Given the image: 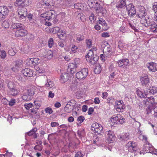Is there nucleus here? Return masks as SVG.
Instances as JSON below:
<instances>
[{"label":"nucleus","mask_w":157,"mask_h":157,"mask_svg":"<svg viewBox=\"0 0 157 157\" xmlns=\"http://www.w3.org/2000/svg\"><path fill=\"white\" fill-rule=\"evenodd\" d=\"M99 24L101 25L102 26H106L107 24L105 21L102 18H100L98 20Z\"/></svg>","instance_id":"46"},{"label":"nucleus","mask_w":157,"mask_h":157,"mask_svg":"<svg viewBox=\"0 0 157 157\" xmlns=\"http://www.w3.org/2000/svg\"><path fill=\"white\" fill-rule=\"evenodd\" d=\"M25 108L27 109H29L30 108H32L33 106V104L32 103H26L24 105Z\"/></svg>","instance_id":"55"},{"label":"nucleus","mask_w":157,"mask_h":157,"mask_svg":"<svg viewBox=\"0 0 157 157\" xmlns=\"http://www.w3.org/2000/svg\"><path fill=\"white\" fill-rule=\"evenodd\" d=\"M115 106L117 111L118 112H122L125 108V106L122 101H117L116 102Z\"/></svg>","instance_id":"17"},{"label":"nucleus","mask_w":157,"mask_h":157,"mask_svg":"<svg viewBox=\"0 0 157 157\" xmlns=\"http://www.w3.org/2000/svg\"><path fill=\"white\" fill-rule=\"evenodd\" d=\"M126 3L125 2V0H121L120 2L117 4V8H123L125 6Z\"/></svg>","instance_id":"37"},{"label":"nucleus","mask_w":157,"mask_h":157,"mask_svg":"<svg viewBox=\"0 0 157 157\" xmlns=\"http://www.w3.org/2000/svg\"><path fill=\"white\" fill-rule=\"evenodd\" d=\"M136 146L135 143L130 141L127 144L126 147L128 149V151L132 153L133 152L135 154L136 153L137 154V153L138 152V151H137Z\"/></svg>","instance_id":"8"},{"label":"nucleus","mask_w":157,"mask_h":157,"mask_svg":"<svg viewBox=\"0 0 157 157\" xmlns=\"http://www.w3.org/2000/svg\"><path fill=\"white\" fill-rule=\"evenodd\" d=\"M71 89L73 91H75L78 90V88L77 85H76L75 83H73L71 85Z\"/></svg>","instance_id":"50"},{"label":"nucleus","mask_w":157,"mask_h":157,"mask_svg":"<svg viewBox=\"0 0 157 157\" xmlns=\"http://www.w3.org/2000/svg\"><path fill=\"white\" fill-rule=\"evenodd\" d=\"M153 9L155 13H157V2H155L153 6Z\"/></svg>","instance_id":"64"},{"label":"nucleus","mask_w":157,"mask_h":157,"mask_svg":"<svg viewBox=\"0 0 157 157\" xmlns=\"http://www.w3.org/2000/svg\"><path fill=\"white\" fill-rule=\"evenodd\" d=\"M40 2L43 6H52L54 4L53 0H40Z\"/></svg>","instance_id":"28"},{"label":"nucleus","mask_w":157,"mask_h":157,"mask_svg":"<svg viewBox=\"0 0 157 157\" xmlns=\"http://www.w3.org/2000/svg\"><path fill=\"white\" fill-rule=\"evenodd\" d=\"M21 97L22 99L25 101H28L31 99V97L26 94H24Z\"/></svg>","instance_id":"44"},{"label":"nucleus","mask_w":157,"mask_h":157,"mask_svg":"<svg viewBox=\"0 0 157 157\" xmlns=\"http://www.w3.org/2000/svg\"><path fill=\"white\" fill-rule=\"evenodd\" d=\"M147 91L149 93L154 94L157 92V89L156 87L152 86L147 89Z\"/></svg>","instance_id":"34"},{"label":"nucleus","mask_w":157,"mask_h":157,"mask_svg":"<svg viewBox=\"0 0 157 157\" xmlns=\"http://www.w3.org/2000/svg\"><path fill=\"white\" fill-rule=\"evenodd\" d=\"M23 62L20 59H18L15 62L14 66L12 68V70L14 71H17L23 66Z\"/></svg>","instance_id":"16"},{"label":"nucleus","mask_w":157,"mask_h":157,"mask_svg":"<svg viewBox=\"0 0 157 157\" xmlns=\"http://www.w3.org/2000/svg\"><path fill=\"white\" fill-rule=\"evenodd\" d=\"M70 76L68 73H63L60 75L59 80L62 83H64L69 79Z\"/></svg>","instance_id":"24"},{"label":"nucleus","mask_w":157,"mask_h":157,"mask_svg":"<svg viewBox=\"0 0 157 157\" xmlns=\"http://www.w3.org/2000/svg\"><path fill=\"white\" fill-rule=\"evenodd\" d=\"M106 141L107 142L111 143L115 140V136L114 132L112 131L109 130L105 133Z\"/></svg>","instance_id":"7"},{"label":"nucleus","mask_w":157,"mask_h":157,"mask_svg":"<svg viewBox=\"0 0 157 157\" xmlns=\"http://www.w3.org/2000/svg\"><path fill=\"white\" fill-rule=\"evenodd\" d=\"M78 47L75 45H73L71 48V52L73 53L76 52L77 51Z\"/></svg>","instance_id":"63"},{"label":"nucleus","mask_w":157,"mask_h":157,"mask_svg":"<svg viewBox=\"0 0 157 157\" xmlns=\"http://www.w3.org/2000/svg\"><path fill=\"white\" fill-rule=\"evenodd\" d=\"M24 28L21 29L17 30L15 33V36L19 37L21 36H23L26 35L27 34V31L24 29Z\"/></svg>","instance_id":"26"},{"label":"nucleus","mask_w":157,"mask_h":157,"mask_svg":"<svg viewBox=\"0 0 157 157\" xmlns=\"http://www.w3.org/2000/svg\"><path fill=\"white\" fill-rule=\"evenodd\" d=\"M91 129L98 134L103 132V126L97 123H95L92 124Z\"/></svg>","instance_id":"12"},{"label":"nucleus","mask_w":157,"mask_h":157,"mask_svg":"<svg viewBox=\"0 0 157 157\" xmlns=\"http://www.w3.org/2000/svg\"><path fill=\"white\" fill-rule=\"evenodd\" d=\"M59 34H58V36H59L61 38V37H64L66 36V34L64 31H63L62 29L61 30Z\"/></svg>","instance_id":"56"},{"label":"nucleus","mask_w":157,"mask_h":157,"mask_svg":"<svg viewBox=\"0 0 157 157\" xmlns=\"http://www.w3.org/2000/svg\"><path fill=\"white\" fill-rule=\"evenodd\" d=\"M86 58L87 61L91 64H94L96 63L98 59V56L94 57V53L92 50H89L86 56Z\"/></svg>","instance_id":"4"},{"label":"nucleus","mask_w":157,"mask_h":157,"mask_svg":"<svg viewBox=\"0 0 157 157\" xmlns=\"http://www.w3.org/2000/svg\"><path fill=\"white\" fill-rule=\"evenodd\" d=\"M92 41L91 39H87L86 40V46L88 48H90L92 47Z\"/></svg>","instance_id":"43"},{"label":"nucleus","mask_w":157,"mask_h":157,"mask_svg":"<svg viewBox=\"0 0 157 157\" xmlns=\"http://www.w3.org/2000/svg\"><path fill=\"white\" fill-rule=\"evenodd\" d=\"M84 133V130L83 129L82 130H80L78 131V134L80 137L83 136Z\"/></svg>","instance_id":"59"},{"label":"nucleus","mask_w":157,"mask_h":157,"mask_svg":"<svg viewBox=\"0 0 157 157\" xmlns=\"http://www.w3.org/2000/svg\"><path fill=\"white\" fill-rule=\"evenodd\" d=\"M95 64L96 65L94 70V72L96 74H98L100 73L101 70V66L99 64L97 63Z\"/></svg>","instance_id":"35"},{"label":"nucleus","mask_w":157,"mask_h":157,"mask_svg":"<svg viewBox=\"0 0 157 157\" xmlns=\"http://www.w3.org/2000/svg\"><path fill=\"white\" fill-rule=\"evenodd\" d=\"M45 111L46 113H48L49 114H51L53 112V111L52 109L51 108L49 107L46 108L45 109Z\"/></svg>","instance_id":"62"},{"label":"nucleus","mask_w":157,"mask_h":157,"mask_svg":"<svg viewBox=\"0 0 157 157\" xmlns=\"http://www.w3.org/2000/svg\"><path fill=\"white\" fill-rule=\"evenodd\" d=\"M6 53L5 51L3 49L0 50V57L2 59L6 58Z\"/></svg>","instance_id":"39"},{"label":"nucleus","mask_w":157,"mask_h":157,"mask_svg":"<svg viewBox=\"0 0 157 157\" xmlns=\"http://www.w3.org/2000/svg\"><path fill=\"white\" fill-rule=\"evenodd\" d=\"M31 58L30 59H27L26 61V63L27 65L33 66V65H32V62H31Z\"/></svg>","instance_id":"60"},{"label":"nucleus","mask_w":157,"mask_h":157,"mask_svg":"<svg viewBox=\"0 0 157 157\" xmlns=\"http://www.w3.org/2000/svg\"><path fill=\"white\" fill-rule=\"evenodd\" d=\"M37 128H34L32 130L25 134L26 136L27 135L31 136L34 134L37 131Z\"/></svg>","instance_id":"42"},{"label":"nucleus","mask_w":157,"mask_h":157,"mask_svg":"<svg viewBox=\"0 0 157 157\" xmlns=\"http://www.w3.org/2000/svg\"><path fill=\"white\" fill-rule=\"evenodd\" d=\"M99 2V1L98 0H89L88 3L90 7L96 8L98 10L100 5Z\"/></svg>","instance_id":"18"},{"label":"nucleus","mask_w":157,"mask_h":157,"mask_svg":"<svg viewBox=\"0 0 157 157\" xmlns=\"http://www.w3.org/2000/svg\"><path fill=\"white\" fill-rule=\"evenodd\" d=\"M137 95L141 98H144L147 96V94L144 90L138 87L136 89Z\"/></svg>","instance_id":"22"},{"label":"nucleus","mask_w":157,"mask_h":157,"mask_svg":"<svg viewBox=\"0 0 157 157\" xmlns=\"http://www.w3.org/2000/svg\"><path fill=\"white\" fill-rule=\"evenodd\" d=\"M75 101L74 100H72L68 101L64 108L65 112L69 113L71 112L73 109L74 104Z\"/></svg>","instance_id":"10"},{"label":"nucleus","mask_w":157,"mask_h":157,"mask_svg":"<svg viewBox=\"0 0 157 157\" xmlns=\"http://www.w3.org/2000/svg\"><path fill=\"white\" fill-rule=\"evenodd\" d=\"M9 10L6 6L0 7V20L4 18L5 16L9 13Z\"/></svg>","instance_id":"14"},{"label":"nucleus","mask_w":157,"mask_h":157,"mask_svg":"<svg viewBox=\"0 0 157 157\" xmlns=\"http://www.w3.org/2000/svg\"><path fill=\"white\" fill-rule=\"evenodd\" d=\"M137 124L139 125V127L138 128V133L139 135V138L141 140H142L144 142L146 143V146H145V148H144V150L145 151L144 153L141 151L140 152V155L142 154H144L145 153H148L149 152V149L151 146V144H149L147 141V136L143 134L142 131L140 130V127L141 126L140 123L139 122H136Z\"/></svg>","instance_id":"1"},{"label":"nucleus","mask_w":157,"mask_h":157,"mask_svg":"<svg viewBox=\"0 0 157 157\" xmlns=\"http://www.w3.org/2000/svg\"><path fill=\"white\" fill-rule=\"evenodd\" d=\"M106 51L108 52V56H110L112 54L111 48L109 46H108L106 47Z\"/></svg>","instance_id":"54"},{"label":"nucleus","mask_w":157,"mask_h":157,"mask_svg":"<svg viewBox=\"0 0 157 157\" xmlns=\"http://www.w3.org/2000/svg\"><path fill=\"white\" fill-rule=\"evenodd\" d=\"M8 87L10 90L11 94L13 96L17 95L19 93V90L15 89L14 85L12 82H10L8 84Z\"/></svg>","instance_id":"15"},{"label":"nucleus","mask_w":157,"mask_h":157,"mask_svg":"<svg viewBox=\"0 0 157 157\" xmlns=\"http://www.w3.org/2000/svg\"><path fill=\"white\" fill-rule=\"evenodd\" d=\"M151 19L148 16H146L141 19L140 22L145 27L149 26L151 23Z\"/></svg>","instance_id":"20"},{"label":"nucleus","mask_w":157,"mask_h":157,"mask_svg":"<svg viewBox=\"0 0 157 157\" xmlns=\"http://www.w3.org/2000/svg\"><path fill=\"white\" fill-rule=\"evenodd\" d=\"M45 57L47 58L48 59H50L53 56L52 52L50 50H46L45 52Z\"/></svg>","instance_id":"32"},{"label":"nucleus","mask_w":157,"mask_h":157,"mask_svg":"<svg viewBox=\"0 0 157 157\" xmlns=\"http://www.w3.org/2000/svg\"><path fill=\"white\" fill-rule=\"evenodd\" d=\"M16 52L15 50V49L12 48H10L8 51L9 55L12 56H14Z\"/></svg>","instance_id":"41"},{"label":"nucleus","mask_w":157,"mask_h":157,"mask_svg":"<svg viewBox=\"0 0 157 157\" xmlns=\"http://www.w3.org/2000/svg\"><path fill=\"white\" fill-rule=\"evenodd\" d=\"M137 14V15L141 19L146 16V13L145 8L144 7L141 6Z\"/></svg>","instance_id":"25"},{"label":"nucleus","mask_w":157,"mask_h":157,"mask_svg":"<svg viewBox=\"0 0 157 157\" xmlns=\"http://www.w3.org/2000/svg\"><path fill=\"white\" fill-rule=\"evenodd\" d=\"M85 120L84 117L82 116L78 117L77 119V121L80 123H82Z\"/></svg>","instance_id":"57"},{"label":"nucleus","mask_w":157,"mask_h":157,"mask_svg":"<svg viewBox=\"0 0 157 157\" xmlns=\"http://www.w3.org/2000/svg\"><path fill=\"white\" fill-rule=\"evenodd\" d=\"M35 105V108L38 109H39L40 107V103L39 101H35L34 102Z\"/></svg>","instance_id":"53"},{"label":"nucleus","mask_w":157,"mask_h":157,"mask_svg":"<svg viewBox=\"0 0 157 157\" xmlns=\"http://www.w3.org/2000/svg\"><path fill=\"white\" fill-rule=\"evenodd\" d=\"M149 149V153H151L152 154H155L157 155V150L152 146L151 145V146Z\"/></svg>","instance_id":"40"},{"label":"nucleus","mask_w":157,"mask_h":157,"mask_svg":"<svg viewBox=\"0 0 157 157\" xmlns=\"http://www.w3.org/2000/svg\"><path fill=\"white\" fill-rule=\"evenodd\" d=\"M2 25L5 28H7L10 26V23L8 20H5L2 23Z\"/></svg>","instance_id":"45"},{"label":"nucleus","mask_w":157,"mask_h":157,"mask_svg":"<svg viewBox=\"0 0 157 157\" xmlns=\"http://www.w3.org/2000/svg\"><path fill=\"white\" fill-rule=\"evenodd\" d=\"M34 94V90L33 89H29L28 90V94L30 97L33 96Z\"/></svg>","instance_id":"52"},{"label":"nucleus","mask_w":157,"mask_h":157,"mask_svg":"<svg viewBox=\"0 0 157 157\" xmlns=\"http://www.w3.org/2000/svg\"><path fill=\"white\" fill-rule=\"evenodd\" d=\"M118 138L121 140H127L129 139V134L128 133H123L119 135Z\"/></svg>","instance_id":"31"},{"label":"nucleus","mask_w":157,"mask_h":157,"mask_svg":"<svg viewBox=\"0 0 157 157\" xmlns=\"http://www.w3.org/2000/svg\"><path fill=\"white\" fill-rule=\"evenodd\" d=\"M157 97L155 98L151 96L146 98L144 100V102L146 105H148L150 106H155L157 104Z\"/></svg>","instance_id":"5"},{"label":"nucleus","mask_w":157,"mask_h":157,"mask_svg":"<svg viewBox=\"0 0 157 157\" xmlns=\"http://www.w3.org/2000/svg\"><path fill=\"white\" fill-rule=\"evenodd\" d=\"M110 122L112 124H122L125 123V119L120 114L113 115L110 119Z\"/></svg>","instance_id":"3"},{"label":"nucleus","mask_w":157,"mask_h":157,"mask_svg":"<svg viewBox=\"0 0 157 157\" xmlns=\"http://www.w3.org/2000/svg\"><path fill=\"white\" fill-rule=\"evenodd\" d=\"M48 43L49 47L51 48L54 44V40L52 38H50L48 41Z\"/></svg>","instance_id":"47"},{"label":"nucleus","mask_w":157,"mask_h":157,"mask_svg":"<svg viewBox=\"0 0 157 157\" xmlns=\"http://www.w3.org/2000/svg\"><path fill=\"white\" fill-rule=\"evenodd\" d=\"M21 72L25 76L28 77L32 76L33 73V70L28 68L23 69Z\"/></svg>","instance_id":"21"},{"label":"nucleus","mask_w":157,"mask_h":157,"mask_svg":"<svg viewBox=\"0 0 157 157\" xmlns=\"http://www.w3.org/2000/svg\"><path fill=\"white\" fill-rule=\"evenodd\" d=\"M11 28L13 29H15L18 30L24 28V26L20 23H14L12 25Z\"/></svg>","instance_id":"29"},{"label":"nucleus","mask_w":157,"mask_h":157,"mask_svg":"<svg viewBox=\"0 0 157 157\" xmlns=\"http://www.w3.org/2000/svg\"><path fill=\"white\" fill-rule=\"evenodd\" d=\"M12 153L7 151L5 154H3V156L4 157H15V156L12 155Z\"/></svg>","instance_id":"51"},{"label":"nucleus","mask_w":157,"mask_h":157,"mask_svg":"<svg viewBox=\"0 0 157 157\" xmlns=\"http://www.w3.org/2000/svg\"><path fill=\"white\" fill-rule=\"evenodd\" d=\"M150 30L153 33L157 32V25L154 22H151L149 26Z\"/></svg>","instance_id":"30"},{"label":"nucleus","mask_w":157,"mask_h":157,"mask_svg":"<svg viewBox=\"0 0 157 157\" xmlns=\"http://www.w3.org/2000/svg\"><path fill=\"white\" fill-rule=\"evenodd\" d=\"M141 83L142 86L148 87L150 84V81L147 75H145L140 77Z\"/></svg>","instance_id":"11"},{"label":"nucleus","mask_w":157,"mask_h":157,"mask_svg":"<svg viewBox=\"0 0 157 157\" xmlns=\"http://www.w3.org/2000/svg\"><path fill=\"white\" fill-rule=\"evenodd\" d=\"M45 86L48 89L53 88L55 85L54 82L50 80H48L45 84Z\"/></svg>","instance_id":"33"},{"label":"nucleus","mask_w":157,"mask_h":157,"mask_svg":"<svg viewBox=\"0 0 157 157\" xmlns=\"http://www.w3.org/2000/svg\"><path fill=\"white\" fill-rule=\"evenodd\" d=\"M78 67V66L71 63L68 66V71L72 74H73L76 71V68Z\"/></svg>","instance_id":"27"},{"label":"nucleus","mask_w":157,"mask_h":157,"mask_svg":"<svg viewBox=\"0 0 157 157\" xmlns=\"http://www.w3.org/2000/svg\"><path fill=\"white\" fill-rule=\"evenodd\" d=\"M16 101L15 99H11L9 102V105L10 106H13L16 103Z\"/></svg>","instance_id":"61"},{"label":"nucleus","mask_w":157,"mask_h":157,"mask_svg":"<svg viewBox=\"0 0 157 157\" xmlns=\"http://www.w3.org/2000/svg\"><path fill=\"white\" fill-rule=\"evenodd\" d=\"M129 60L127 59H124L118 60L117 63L118 64L119 67H123L127 66L129 63Z\"/></svg>","instance_id":"23"},{"label":"nucleus","mask_w":157,"mask_h":157,"mask_svg":"<svg viewBox=\"0 0 157 157\" xmlns=\"http://www.w3.org/2000/svg\"><path fill=\"white\" fill-rule=\"evenodd\" d=\"M126 8L129 16L132 17L136 14L135 7L132 4H129L126 6Z\"/></svg>","instance_id":"13"},{"label":"nucleus","mask_w":157,"mask_h":157,"mask_svg":"<svg viewBox=\"0 0 157 157\" xmlns=\"http://www.w3.org/2000/svg\"><path fill=\"white\" fill-rule=\"evenodd\" d=\"M146 67L150 71L155 72L157 71V63L154 62L147 63L146 65Z\"/></svg>","instance_id":"19"},{"label":"nucleus","mask_w":157,"mask_h":157,"mask_svg":"<svg viewBox=\"0 0 157 157\" xmlns=\"http://www.w3.org/2000/svg\"><path fill=\"white\" fill-rule=\"evenodd\" d=\"M96 19V17H95L93 13H92L90 16L89 17V19L91 21V22H94L95 21Z\"/></svg>","instance_id":"58"},{"label":"nucleus","mask_w":157,"mask_h":157,"mask_svg":"<svg viewBox=\"0 0 157 157\" xmlns=\"http://www.w3.org/2000/svg\"><path fill=\"white\" fill-rule=\"evenodd\" d=\"M56 15L55 12L54 10H50L45 13H42L40 15L41 17L44 18L45 21V24L48 26H50L51 25V23L49 22V20H52L55 18Z\"/></svg>","instance_id":"2"},{"label":"nucleus","mask_w":157,"mask_h":157,"mask_svg":"<svg viewBox=\"0 0 157 157\" xmlns=\"http://www.w3.org/2000/svg\"><path fill=\"white\" fill-rule=\"evenodd\" d=\"M118 44L119 49L121 50L123 49L124 48H126L127 46L123 41L121 40L119 41Z\"/></svg>","instance_id":"36"},{"label":"nucleus","mask_w":157,"mask_h":157,"mask_svg":"<svg viewBox=\"0 0 157 157\" xmlns=\"http://www.w3.org/2000/svg\"><path fill=\"white\" fill-rule=\"evenodd\" d=\"M18 17L20 20L25 18L27 16V10L24 7H19L18 9Z\"/></svg>","instance_id":"9"},{"label":"nucleus","mask_w":157,"mask_h":157,"mask_svg":"<svg viewBox=\"0 0 157 157\" xmlns=\"http://www.w3.org/2000/svg\"><path fill=\"white\" fill-rule=\"evenodd\" d=\"M32 60V65L33 66H36L40 62V60L38 58H31Z\"/></svg>","instance_id":"38"},{"label":"nucleus","mask_w":157,"mask_h":157,"mask_svg":"<svg viewBox=\"0 0 157 157\" xmlns=\"http://www.w3.org/2000/svg\"><path fill=\"white\" fill-rule=\"evenodd\" d=\"M61 29L57 27H56L53 28V33H59L61 31Z\"/></svg>","instance_id":"48"},{"label":"nucleus","mask_w":157,"mask_h":157,"mask_svg":"<svg viewBox=\"0 0 157 157\" xmlns=\"http://www.w3.org/2000/svg\"><path fill=\"white\" fill-rule=\"evenodd\" d=\"M88 73L87 69L86 68L82 69L80 71L76 73L75 75L76 78L79 80L83 79L86 77Z\"/></svg>","instance_id":"6"},{"label":"nucleus","mask_w":157,"mask_h":157,"mask_svg":"<svg viewBox=\"0 0 157 157\" xmlns=\"http://www.w3.org/2000/svg\"><path fill=\"white\" fill-rule=\"evenodd\" d=\"M84 39L83 36L81 35H77L76 36V40L77 42H78Z\"/></svg>","instance_id":"49"}]
</instances>
